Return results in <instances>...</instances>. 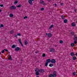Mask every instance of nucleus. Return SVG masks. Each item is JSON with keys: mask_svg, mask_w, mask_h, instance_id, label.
Masks as SVG:
<instances>
[{"mask_svg": "<svg viewBox=\"0 0 77 77\" xmlns=\"http://www.w3.org/2000/svg\"><path fill=\"white\" fill-rule=\"evenodd\" d=\"M35 71L36 72L35 75H39L40 74L39 72H40V70L39 69H35Z\"/></svg>", "mask_w": 77, "mask_h": 77, "instance_id": "f257e3e1", "label": "nucleus"}, {"mask_svg": "<svg viewBox=\"0 0 77 77\" xmlns=\"http://www.w3.org/2000/svg\"><path fill=\"white\" fill-rule=\"evenodd\" d=\"M34 1V0H28V3L31 5H33V2H32Z\"/></svg>", "mask_w": 77, "mask_h": 77, "instance_id": "f03ea898", "label": "nucleus"}, {"mask_svg": "<svg viewBox=\"0 0 77 77\" xmlns=\"http://www.w3.org/2000/svg\"><path fill=\"white\" fill-rule=\"evenodd\" d=\"M20 50V48L19 47H17L15 49V51H19Z\"/></svg>", "mask_w": 77, "mask_h": 77, "instance_id": "7ed1b4c3", "label": "nucleus"}, {"mask_svg": "<svg viewBox=\"0 0 77 77\" xmlns=\"http://www.w3.org/2000/svg\"><path fill=\"white\" fill-rule=\"evenodd\" d=\"M51 62L52 63H56V60L54 59H52L51 60Z\"/></svg>", "mask_w": 77, "mask_h": 77, "instance_id": "20e7f679", "label": "nucleus"}, {"mask_svg": "<svg viewBox=\"0 0 77 77\" xmlns=\"http://www.w3.org/2000/svg\"><path fill=\"white\" fill-rule=\"evenodd\" d=\"M10 8H11V9L12 10L15 9H16V7L14 6H12L10 7Z\"/></svg>", "mask_w": 77, "mask_h": 77, "instance_id": "39448f33", "label": "nucleus"}, {"mask_svg": "<svg viewBox=\"0 0 77 77\" xmlns=\"http://www.w3.org/2000/svg\"><path fill=\"white\" fill-rule=\"evenodd\" d=\"M48 36L49 38H51L52 36V34L51 33L48 34Z\"/></svg>", "mask_w": 77, "mask_h": 77, "instance_id": "423d86ee", "label": "nucleus"}, {"mask_svg": "<svg viewBox=\"0 0 77 77\" xmlns=\"http://www.w3.org/2000/svg\"><path fill=\"white\" fill-rule=\"evenodd\" d=\"M56 71H54L53 72V75L54 76V77H56V76H57V75H56Z\"/></svg>", "mask_w": 77, "mask_h": 77, "instance_id": "0eeeda50", "label": "nucleus"}, {"mask_svg": "<svg viewBox=\"0 0 77 77\" xmlns=\"http://www.w3.org/2000/svg\"><path fill=\"white\" fill-rule=\"evenodd\" d=\"M55 51V50L54 48H51L50 50V52H54Z\"/></svg>", "mask_w": 77, "mask_h": 77, "instance_id": "6e6552de", "label": "nucleus"}, {"mask_svg": "<svg viewBox=\"0 0 77 77\" xmlns=\"http://www.w3.org/2000/svg\"><path fill=\"white\" fill-rule=\"evenodd\" d=\"M61 17L62 20H64V19H65V15H61Z\"/></svg>", "mask_w": 77, "mask_h": 77, "instance_id": "1a4fd4ad", "label": "nucleus"}, {"mask_svg": "<svg viewBox=\"0 0 77 77\" xmlns=\"http://www.w3.org/2000/svg\"><path fill=\"white\" fill-rule=\"evenodd\" d=\"M50 62H51V60L50 59H48L46 60V62L47 63H49Z\"/></svg>", "mask_w": 77, "mask_h": 77, "instance_id": "9d476101", "label": "nucleus"}, {"mask_svg": "<svg viewBox=\"0 0 77 77\" xmlns=\"http://www.w3.org/2000/svg\"><path fill=\"white\" fill-rule=\"evenodd\" d=\"M40 72L41 73H43V72H45L44 69H40Z\"/></svg>", "mask_w": 77, "mask_h": 77, "instance_id": "9b49d317", "label": "nucleus"}, {"mask_svg": "<svg viewBox=\"0 0 77 77\" xmlns=\"http://www.w3.org/2000/svg\"><path fill=\"white\" fill-rule=\"evenodd\" d=\"M70 55L71 56H75V54H74V53L73 52H71L70 53Z\"/></svg>", "mask_w": 77, "mask_h": 77, "instance_id": "f8f14e48", "label": "nucleus"}, {"mask_svg": "<svg viewBox=\"0 0 77 77\" xmlns=\"http://www.w3.org/2000/svg\"><path fill=\"white\" fill-rule=\"evenodd\" d=\"M72 26L73 27H74V26H75V23L73 22L72 23Z\"/></svg>", "mask_w": 77, "mask_h": 77, "instance_id": "ddd939ff", "label": "nucleus"}, {"mask_svg": "<svg viewBox=\"0 0 77 77\" xmlns=\"http://www.w3.org/2000/svg\"><path fill=\"white\" fill-rule=\"evenodd\" d=\"M10 33L11 34H14V31L13 30H11L10 32Z\"/></svg>", "mask_w": 77, "mask_h": 77, "instance_id": "4468645a", "label": "nucleus"}, {"mask_svg": "<svg viewBox=\"0 0 77 77\" xmlns=\"http://www.w3.org/2000/svg\"><path fill=\"white\" fill-rule=\"evenodd\" d=\"M49 77H54V76L53 74H50L49 75Z\"/></svg>", "mask_w": 77, "mask_h": 77, "instance_id": "2eb2a0df", "label": "nucleus"}, {"mask_svg": "<svg viewBox=\"0 0 77 77\" xmlns=\"http://www.w3.org/2000/svg\"><path fill=\"white\" fill-rule=\"evenodd\" d=\"M54 26V25H51L49 28V29H50V30H51V28L53 27Z\"/></svg>", "mask_w": 77, "mask_h": 77, "instance_id": "dca6fc26", "label": "nucleus"}, {"mask_svg": "<svg viewBox=\"0 0 77 77\" xmlns=\"http://www.w3.org/2000/svg\"><path fill=\"white\" fill-rule=\"evenodd\" d=\"M16 48V45H13L12 46V48Z\"/></svg>", "mask_w": 77, "mask_h": 77, "instance_id": "f3484780", "label": "nucleus"}, {"mask_svg": "<svg viewBox=\"0 0 77 77\" xmlns=\"http://www.w3.org/2000/svg\"><path fill=\"white\" fill-rule=\"evenodd\" d=\"M68 22V20H67V19H66L64 20V23H66Z\"/></svg>", "mask_w": 77, "mask_h": 77, "instance_id": "a211bd4d", "label": "nucleus"}, {"mask_svg": "<svg viewBox=\"0 0 77 77\" xmlns=\"http://www.w3.org/2000/svg\"><path fill=\"white\" fill-rule=\"evenodd\" d=\"M18 1L16 0L14 3V5H16V4H17V3H18Z\"/></svg>", "mask_w": 77, "mask_h": 77, "instance_id": "6ab92c4d", "label": "nucleus"}, {"mask_svg": "<svg viewBox=\"0 0 77 77\" xmlns=\"http://www.w3.org/2000/svg\"><path fill=\"white\" fill-rule=\"evenodd\" d=\"M77 59V57L75 56H74L72 58V59L73 60H75V59Z\"/></svg>", "mask_w": 77, "mask_h": 77, "instance_id": "aec40b11", "label": "nucleus"}, {"mask_svg": "<svg viewBox=\"0 0 77 77\" xmlns=\"http://www.w3.org/2000/svg\"><path fill=\"white\" fill-rule=\"evenodd\" d=\"M4 50L5 51H7V52H8V53H9H9H10V52H9V51H8V49H4Z\"/></svg>", "mask_w": 77, "mask_h": 77, "instance_id": "412c9836", "label": "nucleus"}, {"mask_svg": "<svg viewBox=\"0 0 77 77\" xmlns=\"http://www.w3.org/2000/svg\"><path fill=\"white\" fill-rule=\"evenodd\" d=\"M22 6V5L20 4L17 6V8H21Z\"/></svg>", "mask_w": 77, "mask_h": 77, "instance_id": "4be33fe9", "label": "nucleus"}, {"mask_svg": "<svg viewBox=\"0 0 77 77\" xmlns=\"http://www.w3.org/2000/svg\"><path fill=\"white\" fill-rule=\"evenodd\" d=\"M71 47H74V46H75V45H74V43H72L71 44Z\"/></svg>", "mask_w": 77, "mask_h": 77, "instance_id": "5701e85b", "label": "nucleus"}, {"mask_svg": "<svg viewBox=\"0 0 77 77\" xmlns=\"http://www.w3.org/2000/svg\"><path fill=\"white\" fill-rule=\"evenodd\" d=\"M70 33L71 34V35L72 36L74 35V34L75 33V32L72 31L71 32H70Z\"/></svg>", "mask_w": 77, "mask_h": 77, "instance_id": "b1692460", "label": "nucleus"}, {"mask_svg": "<svg viewBox=\"0 0 77 77\" xmlns=\"http://www.w3.org/2000/svg\"><path fill=\"white\" fill-rule=\"evenodd\" d=\"M14 17V15L13 14H10V17L12 18V17Z\"/></svg>", "mask_w": 77, "mask_h": 77, "instance_id": "393cba45", "label": "nucleus"}, {"mask_svg": "<svg viewBox=\"0 0 77 77\" xmlns=\"http://www.w3.org/2000/svg\"><path fill=\"white\" fill-rule=\"evenodd\" d=\"M53 65H54L53 64H52V63H51L50 64H49V66H50V67H52V66H53Z\"/></svg>", "mask_w": 77, "mask_h": 77, "instance_id": "a878e982", "label": "nucleus"}, {"mask_svg": "<svg viewBox=\"0 0 77 77\" xmlns=\"http://www.w3.org/2000/svg\"><path fill=\"white\" fill-rule=\"evenodd\" d=\"M27 44H28V42H27V41H25V45H27Z\"/></svg>", "mask_w": 77, "mask_h": 77, "instance_id": "bb28decb", "label": "nucleus"}, {"mask_svg": "<svg viewBox=\"0 0 77 77\" xmlns=\"http://www.w3.org/2000/svg\"><path fill=\"white\" fill-rule=\"evenodd\" d=\"M4 27V25H3V24H1V26H0V28H1V27Z\"/></svg>", "mask_w": 77, "mask_h": 77, "instance_id": "cd10ccee", "label": "nucleus"}, {"mask_svg": "<svg viewBox=\"0 0 77 77\" xmlns=\"http://www.w3.org/2000/svg\"><path fill=\"white\" fill-rule=\"evenodd\" d=\"M48 63H47V62H46L45 63V66H47V65H48Z\"/></svg>", "mask_w": 77, "mask_h": 77, "instance_id": "c85d7f7f", "label": "nucleus"}, {"mask_svg": "<svg viewBox=\"0 0 77 77\" xmlns=\"http://www.w3.org/2000/svg\"><path fill=\"white\" fill-rule=\"evenodd\" d=\"M60 44H63V42L62 40H60Z\"/></svg>", "mask_w": 77, "mask_h": 77, "instance_id": "c756f323", "label": "nucleus"}, {"mask_svg": "<svg viewBox=\"0 0 77 77\" xmlns=\"http://www.w3.org/2000/svg\"><path fill=\"white\" fill-rule=\"evenodd\" d=\"M74 39L75 41H77V37H75L74 38Z\"/></svg>", "mask_w": 77, "mask_h": 77, "instance_id": "7c9ffc66", "label": "nucleus"}, {"mask_svg": "<svg viewBox=\"0 0 77 77\" xmlns=\"http://www.w3.org/2000/svg\"><path fill=\"white\" fill-rule=\"evenodd\" d=\"M19 42L20 44H21V43H22V42H21V39H19Z\"/></svg>", "mask_w": 77, "mask_h": 77, "instance_id": "2f4dec72", "label": "nucleus"}, {"mask_svg": "<svg viewBox=\"0 0 77 77\" xmlns=\"http://www.w3.org/2000/svg\"><path fill=\"white\" fill-rule=\"evenodd\" d=\"M28 18V17L27 16H25V17H23V19H26L27 18Z\"/></svg>", "mask_w": 77, "mask_h": 77, "instance_id": "473e14b6", "label": "nucleus"}, {"mask_svg": "<svg viewBox=\"0 0 77 77\" xmlns=\"http://www.w3.org/2000/svg\"><path fill=\"white\" fill-rule=\"evenodd\" d=\"M13 60V59L12 58V57H11V56L10 55V60Z\"/></svg>", "mask_w": 77, "mask_h": 77, "instance_id": "72a5a7b5", "label": "nucleus"}, {"mask_svg": "<svg viewBox=\"0 0 77 77\" xmlns=\"http://www.w3.org/2000/svg\"><path fill=\"white\" fill-rule=\"evenodd\" d=\"M17 36H21V34L20 33H18L17 35Z\"/></svg>", "mask_w": 77, "mask_h": 77, "instance_id": "f704fd0d", "label": "nucleus"}, {"mask_svg": "<svg viewBox=\"0 0 77 77\" xmlns=\"http://www.w3.org/2000/svg\"><path fill=\"white\" fill-rule=\"evenodd\" d=\"M45 54H42V57H45Z\"/></svg>", "mask_w": 77, "mask_h": 77, "instance_id": "c9c22d12", "label": "nucleus"}, {"mask_svg": "<svg viewBox=\"0 0 77 77\" xmlns=\"http://www.w3.org/2000/svg\"><path fill=\"white\" fill-rule=\"evenodd\" d=\"M77 41L75 40V41H74V43H75V44H77Z\"/></svg>", "mask_w": 77, "mask_h": 77, "instance_id": "e433bc0d", "label": "nucleus"}, {"mask_svg": "<svg viewBox=\"0 0 77 77\" xmlns=\"http://www.w3.org/2000/svg\"><path fill=\"white\" fill-rule=\"evenodd\" d=\"M75 72H74L73 73V75H75Z\"/></svg>", "mask_w": 77, "mask_h": 77, "instance_id": "4c0bfd02", "label": "nucleus"}, {"mask_svg": "<svg viewBox=\"0 0 77 77\" xmlns=\"http://www.w3.org/2000/svg\"><path fill=\"white\" fill-rule=\"evenodd\" d=\"M44 3V1H41L40 3Z\"/></svg>", "mask_w": 77, "mask_h": 77, "instance_id": "58836bf2", "label": "nucleus"}, {"mask_svg": "<svg viewBox=\"0 0 77 77\" xmlns=\"http://www.w3.org/2000/svg\"><path fill=\"white\" fill-rule=\"evenodd\" d=\"M4 52H5V50H3L2 51V53H4Z\"/></svg>", "mask_w": 77, "mask_h": 77, "instance_id": "ea45409f", "label": "nucleus"}, {"mask_svg": "<svg viewBox=\"0 0 77 77\" xmlns=\"http://www.w3.org/2000/svg\"><path fill=\"white\" fill-rule=\"evenodd\" d=\"M44 8H42L41 9V11H44Z\"/></svg>", "mask_w": 77, "mask_h": 77, "instance_id": "a19ab883", "label": "nucleus"}, {"mask_svg": "<svg viewBox=\"0 0 77 77\" xmlns=\"http://www.w3.org/2000/svg\"><path fill=\"white\" fill-rule=\"evenodd\" d=\"M39 52V51H35V53L36 54H37V53H38Z\"/></svg>", "mask_w": 77, "mask_h": 77, "instance_id": "79ce46f5", "label": "nucleus"}, {"mask_svg": "<svg viewBox=\"0 0 77 77\" xmlns=\"http://www.w3.org/2000/svg\"><path fill=\"white\" fill-rule=\"evenodd\" d=\"M17 36H18L17 35H15L14 37H16V38H17Z\"/></svg>", "mask_w": 77, "mask_h": 77, "instance_id": "37998d69", "label": "nucleus"}, {"mask_svg": "<svg viewBox=\"0 0 77 77\" xmlns=\"http://www.w3.org/2000/svg\"><path fill=\"white\" fill-rule=\"evenodd\" d=\"M45 5H46L45 3H43V6H45Z\"/></svg>", "mask_w": 77, "mask_h": 77, "instance_id": "c03bdc74", "label": "nucleus"}, {"mask_svg": "<svg viewBox=\"0 0 77 77\" xmlns=\"http://www.w3.org/2000/svg\"><path fill=\"white\" fill-rule=\"evenodd\" d=\"M1 7H3V5L2 4L0 5Z\"/></svg>", "mask_w": 77, "mask_h": 77, "instance_id": "a18cd8bd", "label": "nucleus"}, {"mask_svg": "<svg viewBox=\"0 0 77 77\" xmlns=\"http://www.w3.org/2000/svg\"><path fill=\"white\" fill-rule=\"evenodd\" d=\"M20 44H21V45L22 47H23V43H20Z\"/></svg>", "mask_w": 77, "mask_h": 77, "instance_id": "49530a36", "label": "nucleus"}, {"mask_svg": "<svg viewBox=\"0 0 77 77\" xmlns=\"http://www.w3.org/2000/svg\"><path fill=\"white\" fill-rule=\"evenodd\" d=\"M63 3H61V6H63Z\"/></svg>", "mask_w": 77, "mask_h": 77, "instance_id": "de8ad7c7", "label": "nucleus"}, {"mask_svg": "<svg viewBox=\"0 0 77 77\" xmlns=\"http://www.w3.org/2000/svg\"><path fill=\"white\" fill-rule=\"evenodd\" d=\"M77 9H75L74 11L75 12H77Z\"/></svg>", "mask_w": 77, "mask_h": 77, "instance_id": "09e8293b", "label": "nucleus"}, {"mask_svg": "<svg viewBox=\"0 0 77 77\" xmlns=\"http://www.w3.org/2000/svg\"><path fill=\"white\" fill-rule=\"evenodd\" d=\"M74 35V38H75V37H76V35Z\"/></svg>", "mask_w": 77, "mask_h": 77, "instance_id": "8fccbe9b", "label": "nucleus"}, {"mask_svg": "<svg viewBox=\"0 0 77 77\" xmlns=\"http://www.w3.org/2000/svg\"><path fill=\"white\" fill-rule=\"evenodd\" d=\"M55 6H57V4L55 3Z\"/></svg>", "mask_w": 77, "mask_h": 77, "instance_id": "3c124183", "label": "nucleus"}, {"mask_svg": "<svg viewBox=\"0 0 77 77\" xmlns=\"http://www.w3.org/2000/svg\"><path fill=\"white\" fill-rule=\"evenodd\" d=\"M9 60H10V55H9V57L8 58Z\"/></svg>", "mask_w": 77, "mask_h": 77, "instance_id": "603ef678", "label": "nucleus"}, {"mask_svg": "<svg viewBox=\"0 0 77 77\" xmlns=\"http://www.w3.org/2000/svg\"><path fill=\"white\" fill-rule=\"evenodd\" d=\"M48 1L49 2H50V1H51V0H48Z\"/></svg>", "mask_w": 77, "mask_h": 77, "instance_id": "864d4df0", "label": "nucleus"}, {"mask_svg": "<svg viewBox=\"0 0 77 77\" xmlns=\"http://www.w3.org/2000/svg\"><path fill=\"white\" fill-rule=\"evenodd\" d=\"M75 56H77V53H76V54H75Z\"/></svg>", "mask_w": 77, "mask_h": 77, "instance_id": "5fc2aeb1", "label": "nucleus"}, {"mask_svg": "<svg viewBox=\"0 0 77 77\" xmlns=\"http://www.w3.org/2000/svg\"><path fill=\"white\" fill-rule=\"evenodd\" d=\"M45 35H46V36H47V35H48V34H47V33H46Z\"/></svg>", "mask_w": 77, "mask_h": 77, "instance_id": "6e6d98bb", "label": "nucleus"}, {"mask_svg": "<svg viewBox=\"0 0 77 77\" xmlns=\"http://www.w3.org/2000/svg\"><path fill=\"white\" fill-rule=\"evenodd\" d=\"M2 12V9H0V12Z\"/></svg>", "mask_w": 77, "mask_h": 77, "instance_id": "4d7b16f0", "label": "nucleus"}, {"mask_svg": "<svg viewBox=\"0 0 77 77\" xmlns=\"http://www.w3.org/2000/svg\"><path fill=\"white\" fill-rule=\"evenodd\" d=\"M20 61H23V60H21Z\"/></svg>", "mask_w": 77, "mask_h": 77, "instance_id": "13d9d810", "label": "nucleus"}, {"mask_svg": "<svg viewBox=\"0 0 77 77\" xmlns=\"http://www.w3.org/2000/svg\"><path fill=\"white\" fill-rule=\"evenodd\" d=\"M34 58H35V59H36V57H35Z\"/></svg>", "mask_w": 77, "mask_h": 77, "instance_id": "bf43d9fd", "label": "nucleus"}, {"mask_svg": "<svg viewBox=\"0 0 77 77\" xmlns=\"http://www.w3.org/2000/svg\"><path fill=\"white\" fill-rule=\"evenodd\" d=\"M36 77H39L38 76H36Z\"/></svg>", "mask_w": 77, "mask_h": 77, "instance_id": "052dcab7", "label": "nucleus"}, {"mask_svg": "<svg viewBox=\"0 0 77 77\" xmlns=\"http://www.w3.org/2000/svg\"><path fill=\"white\" fill-rule=\"evenodd\" d=\"M1 54V52H0V55Z\"/></svg>", "mask_w": 77, "mask_h": 77, "instance_id": "680f3d73", "label": "nucleus"}, {"mask_svg": "<svg viewBox=\"0 0 77 77\" xmlns=\"http://www.w3.org/2000/svg\"><path fill=\"white\" fill-rule=\"evenodd\" d=\"M76 23H77V20H76Z\"/></svg>", "mask_w": 77, "mask_h": 77, "instance_id": "e2e57ef3", "label": "nucleus"}, {"mask_svg": "<svg viewBox=\"0 0 77 77\" xmlns=\"http://www.w3.org/2000/svg\"><path fill=\"white\" fill-rule=\"evenodd\" d=\"M9 16L10 17V14L9 15Z\"/></svg>", "mask_w": 77, "mask_h": 77, "instance_id": "0e129e2a", "label": "nucleus"}]
</instances>
